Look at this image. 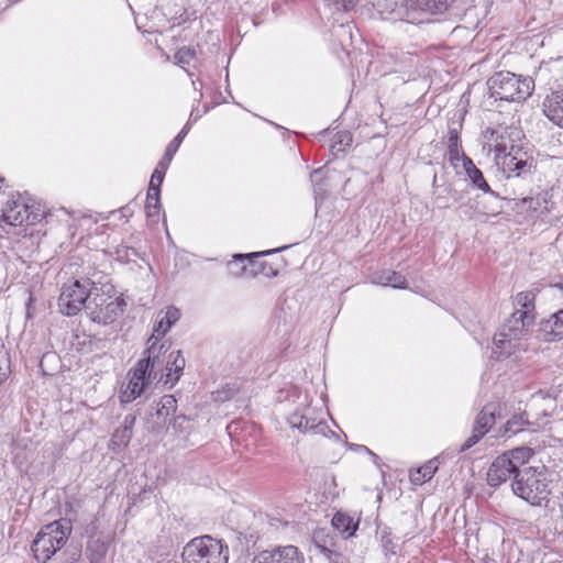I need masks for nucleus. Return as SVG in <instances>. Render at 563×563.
Instances as JSON below:
<instances>
[{
	"instance_id": "obj_1",
	"label": "nucleus",
	"mask_w": 563,
	"mask_h": 563,
	"mask_svg": "<svg viewBox=\"0 0 563 563\" xmlns=\"http://www.w3.org/2000/svg\"><path fill=\"white\" fill-rule=\"evenodd\" d=\"M523 132L516 126H497L485 131V139L494 147L495 159L507 178L526 177L534 169V161L519 144Z\"/></svg>"
},
{
	"instance_id": "obj_2",
	"label": "nucleus",
	"mask_w": 563,
	"mask_h": 563,
	"mask_svg": "<svg viewBox=\"0 0 563 563\" xmlns=\"http://www.w3.org/2000/svg\"><path fill=\"white\" fill-rule=\"evenodd\" d=\"M170 343L157 342L147 340V347L144 352V357L139 362L144 365L146 363V369L154 376L162 380L165 377L164 383L169 384L173 387L180 378L186 361L181 354V351H169Z\"/></svg>"
},
{
	"instance_id": "obj_3",
	"label": "nucleus",
	"mask_w": 563,
	"mask_h": 563,
	"mask_svg": "<svg viewBox=\"0 0 563 563\" xmlns=\"http://www.w3.org/2000/svg\"><path fill=\"white\" fill-rule=\"evenodd\" d=\"M550 481L544 466H529L518 472L511 483L512 492L532 506H540L550 495Z\"/></svg>"
},
{
	"instance_id": "obj_4",
	"label": "nucleus",
	"mask_w": 563,
	"mask_h": 563,
	"mask_svg": "<svg viewBox=\"0 0 563 563\" xmlns=\"http://www.w3.org/2000/svg\"><path fill=\"white\" fill-rule=\"evenodd\" d=\"M489 96L495 100L522 102L531 96L534 81L510 71H499L487 80Z\"/></svg>"
},
{
	"instance_id": "obj_5",
	"label": "nucleus",
	"mask_w": 563,
	"mask_h": 563,
	"mask_svg": "<svg viewBox=\"0 0 563 563\" xmlns=\"http://www.w3.org/2000/svg\"><path fill=\"white\" fill-rule=\"evenodd\" d=\"M71 533V523L59 519L46 525L36 534L32 543V552L40 563H46L67 542Z\"/></svg>"
},
{
	"instance_id": "obj_6",
	"label": "nucleus",
	"mask_w": 563,
	"mask_h": 563,
	"mask_svg": "<svg viewBox=\"0 0 563 563\" xmlns=\"http://www.w3.org/2000/svg\"><path fill=\"white\" fill-rule=\"evenodd\" d=\"M126 302L123 298L115 296L113 287L99 292L92 291V297L86 305V313L88 318L98 324H111L125 309Z\"/></svg>"
},
{
	"instance_id": "obj_7",
	"label": "nucleus",
	"mask_w": 563,
	"mask_h": 563,
	"mask_svg": "<svg viewBox=\"0 0 563 563\" xmlns=\"http://www.w3.org/2000/svg\"><path fill=\"white\" fill-rule=\"evenodd\" d=\"M534 314H527V311H515L500 332L494 336L493 354L497 357L509 356L518 344V340L526 330L534 322Z\"/></svg>"
},
{
	"instance_id": "obj_8",
	"label": "nucleus",
	"mask_w": 563,
	"mask_h": 563,
	"mask_svg": "<svg viewBox=\"0 0 563 563\" xmlns=\"http://www.w3.org/2000/svg\"><path fill=\"white\" fill-rule=\"evenodd\" d=\"M454 0H399L388 10L387 19L391 21L421 22V13L438 14L446 11Z\"/></svg>"
},
{
	"instance_id": "obj_9",
	"label": "nucleus",
	"mask_w": 563,
	"mask_h": 563,
	"mask_svg": "<svg viewBox=\"0 0 563 563\" xmlns=\"http://www.w3.org/2000/svg\"><path fill=\"white\" fill-rule=\"evenodd\" d=\"M184 563H228V547L209 536L195 538L183 550Z\"/></svg>"
},
{
	"instance_id": "obj_10",
	"label": "nucleus",
	"mask_w": 563,
	"mask_h": 563,
	"mask_svg": "<svg viewBox=\"0 0 563 563\" xmlns=\"http://www.w3.org/2000/svg\"><path fill=\"white\" fill-rule=\"evenodd\" d=\"M98 290L95 283L89 279H76L63 286L59 298L58 307L63 314L76 316L92 297V291Z\"/></svg>"
},
{
	"instance_id": "obj_11",
	"label": "nucleus",
	"mask_w": 563,
	"mask_h": 563,
	"mask_svg": "<svg viewBox=\"0 0 563 563\" xmlns=\"http://www.w3.org/2000/svg\"><path fill=\"white\" fill-rule=\"evenodd\" d=\"M291 428L298 429L301 433L325 435L328 424L321 413L317 415L312 408L306 407L296 410L287 418Z\"/></svg>"
},
{
	"instance_id": "obj_12",
	"label": "nucleus",
	"mask_w": 563,
	"mask_h": 563,
	"mask_svg": "<svg viewBox=\"0 0 563 563\" xmlns=\"http://www.w3.org/2000/svg\"><path fill=\"white\" fill-rule=\"evenodd\" d=\"M303 552L296 545H275L256 553L252 563H305Z\"/></svg>"
},
{
	"instance_id": "obj_13",
	"label": "nucleus",
	"mask_w": 563,
	"mask_h": 563,
	"mask_svg": "<svg viewBox=\"0 0 563 563\" xmlns=\"http://www.w3.org/2000/svg\"><path fill=\"white\" fill-rule=\"evenodd\" d=\"M517 474L515 465L506 455H498L490 464L487 472V483L492 487H498Z\"/></svg>"
},
{
	"instance_id": "obj_14",
	"label": "nucleus",
	"mask_w": 563,
	"mask_h": 563,
	"mask_svg": "<svg viewBox=\"0 0 563 563\" xmlns=\"http://www.w3.org/2000/svg\"><path fill=\"white\" fill-rule=\"evenodd\" d=\"M30 218L29 206L20 197H11L2 209V221L9 225H22L29 222Z\"/></svg>"
},
{
	"instance_id": "obj_15",
	"label": "nucleus",
	"mask_w": 563,
	"mask_h": 563,
	"mask_svg": "<svg viewBox=\"0 0 563 563\" xmlns=\"http://www.w3.org/2000/svg\"><path fill=\"white\" fill-rule=\"evenodd\" d=\"M495 422V413L488 407H484L476 417L473 433L461 446V451H466L475 445L492 428Z\"/></svg>"
},
{
	"instance_id": "obj_16",
	"label": "nucleus",
	"mask_w": 563,
	"mask_h": 563,
	"mask_svg": "<svg viewBox=\"0 0 563 563\" xmlns=\"http://www.w3.org/2000/svg\"><path fill=\"white\" fill-rule=\"evenodd\" d=\"M180 311L174 306L167 307L165 311H161L157 314L156 322L153 328V334L150 336V342H157L169 331V329L179 320Z\"/></svg>"
},
{
	"instance_id": "obj_17",
	"label": "nucleus",
	"mask_w": 563,
	"mask_h": 563,
	"mask_svg": "<svg viewBox=\"0 0 563 563\" xmlns=\"http://www.w3.org/2000/svg\"><path fill=\"white\" fill-rule=\"evenodd\" d=\"M543 112L553 123L563 128V88L554 90L545 97Z\"/></svg>"
},
{
	"instance_id": "obj_18",
	"label": "nucleus",
	"mask_w": 563,
	"mask_h": 563,
	"mask_svg": "<svg viewBox=\"0 0 563 563\" xmlns=\"http://www.w3.org/2000/svg\"><path fill=\"white\" fill-rule=\"evenodd\" d=\"M277 250L273 251H265V252H255L250 254H235L233 256V260L228 262L227 269L229 274L235 278L249 275L250 276V261H252V257H261L271 253L276 252Z\"/></svg>"
},
{
	"instance_id": "obj_19",
	"label": "nucleus",
	"mask_w": 563,
	"mask_h": 563,
	"mask_svg": "<svg viewBox=\"0 0 563 563\" xmlns=\"http://www.w3.org/2000/svg\"><path fill=\"white\" fill-rule=\"evenodd\" d=\"M113 538L111 534H100L92 537L87 544L86 548V555L89 559L91 563H99L101 562L107 552L110 543L112 542Z\"/></svg>"
},
{
	"instance_id": "obj_20",
	"label": "nucleus",
	"mask_w": 563,
	"mask_h": 563,
	"mask_svg": "<svg viewBox=\"0 0 563 563\" xmlns=\"http://www.w3.org/2000/svg\"><path fill=\"white\" fill-rule=\"evenodd\" d=\"M462 162L465 174L471 180L472 185L478 190L496 196V194L490 189L488 183L486 181L483 173L475 166L473 161L462 153Z\"/></svg>"
},
{
	"instance_id": "obj_21",
	"label": "nucleus",
	"mask_w": 563,
	"mask_h": 563,
	"mask_svg": "<svg viewBox=\"0 0 563 563\" xmlns=\"http://www.w3.org/2000/svg\"><path fill=\"white\" fill-rule=\"evenodd\" d=\"M372 283L382 286H390L393 288L406 289L408 287L407 279L398 272L384 269L372 275Z\"/></svg>"
},
{
	"instance_id": "obj_22",
	"label": "nucleus",
	"mask_w": 563,
	"mask_h": 563,
	"mask_svg": "<svg viewBox=\"0 0 563 563\" xmlns=\"http://www.w3.org/2000/svg\"><path fill=\"white\" fill-rule=\"evenodd\" d=\"M541 330L549 335V341L563 338V308L541 322Z\"/></svg>"
},
{
	"instance_id": "obj_23",
	"label": "nucleus",
	"mask_w": 563,
	"mask_h": 563,
	"mask_svg": "<svg viewBox=\"0 0 563 563\" xmlns=\"http://www.w3.org/2000/svg\"><path fill=\"white\" fill-rule=\"evenodd\" d=\"M438 470V459H432L415 471H410L409 477L412 484L422 485L430 481Z\"/></svg>"
},
{
	"instance_id": "obj_24",
	"label": "nucleus",
	"mask_w": 563,
	"mask_h": 563,
	"mask_svg": "<svg viewBox=\"0 0 563 563\" xmlns=\"http://www.w3.org/2000/svg\"><path fill=\"white\" fill-rule=\"evenodd\" d=\"M146 216L152 222H157L161 211V190L154 188L147 189L146 203H145Z\"/></svg>"
},
{
	"instance_id": "obj_25",
	"label": "nucleus",
	"mask_w": 563,
	"mask_h": 563,
	"mask_svg": "<svg viewBox=\"0 0 563 563\" xmlns=\"http://www.w3.org/2000/svg\"><path fill=\"white\" fill-rule=\"evenodd\" d=\"M533 454V450L528 446L516 448L503 453V455H506L509 460H511V464L515 465V470L517 471V473L521 471L519 468L522 465L530 461Z\"/></svg>"
},
{
	"instance_id": "obj_26",
	"label": "nucleus",
	"mask_w": 563,
	"mask_h": 563,
	"mask_svg": "<svg viewBox=\"0 0 563 563\" xmlns=\"http://www.w3.org/2000/svg\"><path fill=\"white\" fill-rule=\"evenodd\" d=\"M332 526L336 531L346 533L345 538L352 537L358 527V525L353 521V518L342 512H336L333 516Z\"/></svg>"
},
{
	"instance_id": "obj_27",
	"label": "nucleus",
	"mask_w": 563,
	"mask_h": 563,
	"mask_svg": "<svg viewBox=\"0 0 563 563\" xmlns=\"http://www.w3.org/2000/svg\"><path fill=\"white\" fill-rule=\"evenodd\" d=\"M146 388H144V383H135L131 378L126 387L120 394V400L122 404H129L144 394Z\"/></svg>"
},
{
	"instance_id": "obj_28",
	"label": "nucleus",
	"mask_w": 563,
	"mask_h": 563,
	"mask_svg": "<svg viewBox=\"0 0 563 563\" xmlns=\"http://www.w3.org/2000/svg\"><path fill=\"white\" fill-rule=\"evenodd\" d=\"M517 312L527 311V314H534V294L532 291H521L517 294L516 299Z\"/></svg>"
},
{
	"instance_id": "obj_29",
	"label": "nucleus",
	"mask_w": 563,
	"mask_h": 563,
	"mask_svg": "<svg viewBox=\"0 0 563 563\" xmlns=\"http://www.w3.org/2000/svg\"><path fill=\"white\" fill-rule=\"evenodd\" d=\"M256 258L257 257H252V261H250V276L263 275L265 277H274L277 275V269L269 263L257 261Z\"/></svg>"
},
{
	"instance_id": "obj_30",
	"label": "nucleus",
	"mask_w": 563,
	"mask_h": 563,
	"mask_svg": "<svg viewBox=\"0 0 563 563\" xmlns=\"http://www.w3.org/2000/svg\"><path fill=\"white\" fill-rule=\"evenodd\" d=\"M177 409V400L173 395H165L162 397L157 405L156 415L158 418L166 419L169 416H173Z\"/></svg>"
},
{
	"instance_id": "obj_31",
	"label": "nucleus",
	"mask_w": 563,
	"mask_h": 563,
	"mask_svg": "<svg viewBox=\"0 0 563 563\" xmlns=\"http://www.w3.org/2000/svg\"><path fill=\"white\" fill-rule=\"evenodd\" d=\"M312 542L321 554L332 549L334 545L333 537L324 529H319L313 532Z\"/></svg>"
},
{
	"instance_id": "obj_32",
	"label": "nucleus",
	"mask_w": 563,
	"mask_h": 563,
	"mask_svg": "<svg viewBox=\"0 0 563 563\" xmlns=\"http://www.w3.org/2000/svg\"><path fill=\"white\" fill-rule=\"evenodd\" d=\"M448 152L451 164L454 165L456 161L462 159V154L460 153V136L455 129L449 131Z\"/></svg>"
},
{
	"instance_id": "obj_33",
	"label": "nucleus",
	"mask_w": 563,
	"mask_h": 563,
	"mask_svg": "<svg viewBox=\"0 0 563 563\" xmlns=\"http://www.w3.org/2000/svg\"><path fill=\"white\" fill-rule=\"evenodd\" d=\"M130 378L135 383H144V388H147L150 384L155 379L154 376L146 369V363L137 362L135 367L129 373Z\"/></svg>"
},
{
	"instance_id": "obj_34",
	"label": "nucleus",
	"mask_w": 563,
	"mask_h": 563,
	"mask_svg": "<svg viewBox=\"0 0 563 563\" xmlns=\"http://www.w3.org/2000/svg\"><path fill=\"white\" fill-rule=\"evenodd\" d=\"M133 431L125 430L124 428L120 427L118 428L111 438V445L113 449H123L126 448L131 438H132Z\"/></svg>"
},
{
	"instance_id": "obj_35",
	"label": "nucleus",
	"mask_w": 563,
	"mask_h": 563,
	"mask_svg": "<svg viewBox=\"0 0 563 563\" xmlns=\"http://www.w3.org/2000/svg\"><path fill=\"white\" fill-rule=\"evenodd\" d=\"M189 131L188 123L180 130V132L170 141V143L167 145L165 155L173 158L175 153L178 151L181 142L184 141L185 136L187 135Z\"/></svg>"
},
{
	"instance_id": "obj_36",
	"label": "nucleus",
	"mask_w": 563,
	"mask_h": 563,
	"mask_svg": "<svg viewBox=\"0 0 563 563\" xmlns=\"http://www.w3.org/2000/svg\"><path fill=\"white\" fill-rule=\"evenodd\" d=\"M195 56L196 54L194 49L189 47H181L175 53L174 58L176 64L184 66L190 64Z\"/></svg>"
},
{
	"instance_id": "obj_37",
	"label": "nucleus",
	"mask_w": 563,
	"mask_h": 563,
	"mask_svg": "<svg viewBox=\"0 0 563 563\" xmlns=\"http://www.w3.org/2000/svg\"><path fill=\"white\" fill-rule=\"evenodd\" d=\"M528 424L527 421L522 419V417H514L508 420L506 423V432L510 434H517L518 432L525 429V426Z\"/></svg>"
},
{
	"instance_id": "obj_38",
	"label": "nucleus",
	"mask_w": 563,
	"mask_h": 563,
	"mask_svg": "<svg viewBox=\"0 0 563 563\" xmlns=\"http://www.w3.org/2000/svg\"><path fill=\"white\" fill-rule=\"evenodd\" d=\"M329 5H333L338 11H349L353 9L358 0H324Z\"/></svg>"
},
{
	"instance_id": "obj_39",
	"label": "nucleus",
	"mask_w": 563,
	"mask_h": 563,
	"mask_svg": "<svg viewBox=\"0 0 563 563\" xmlns=\"http://www.w3.org/2000/svg\"><path fill=\"white\" fill-rule=\"evenodd\" d=\"M542 202H545V200L540 196L522 199V205H527L528 209L532 211H538L541 208Z\"/></svg>"
},
{
	"instance_id": "obj_40",
	"label": "nucleus",
	"mask_w": 563,
	"mask_h": 563,
	"mask_svg": "<svg viewBox=\"0 0 563 563\" xmlns=\"http://www.w3.org/2000/svg\"><path fill=\"white\" fill-rule=\"evenodd\" d=\"M322 555L329 561V563H346L345 558L333 549L322 553Z\"/></svg>"
},
{
	"instance_id": "obj_41",
	"label": "nucleus",
	"mask_w": 563,
	"mask_h": 563,
	"mask_svg": "<svg viewBox=\"0 0 563 563\" xmlns=\"http://www.w3.org/2000/svg\"><path fill=\"white\" fill-rule=\"evenodd\" d=\"M164 175L163 174H159V172H153L152 174V177H151V180H150V186L148 188H154L156 190H161V185L164 180Z\"/></svg>"
},
{
	"instance_id": "obj_42",
	"label": "nucleus",
	"mask_w": 563,
	"mask_h": 563,
	"mask_svg": "<svg viewBox=\"0 0 563 563\" xmlns=\"http://www.w3.org/2000/svg\"><path fill=\"white\" fill-rule=\"evenodd\" d=\"M172 161H173V158H170L164 154L154 170L159 172V174H163L165 176V173H166Z\"/></svg>"
},
{
	"instance_id": "obj_43",
	"label": "nucleus",
	"mask_w": 563,
	"mask_h": 563,
	"mask_svg": "<svg viewBox=\"0 0 563 563\" xmlns=\"http://www.w3.org/2000/svg\"><path fill=\"white\" fill-rule=\"evenodd\" d=\"M136 417L134 415H126L123 419L122 428L125 430L133 431V427L135 424Z\"/></svg>"
},
{
	"instance_id": "obj_44",
	"label": "nucleus",
	"mask_w": 563,
	"mask_h": 563,
	"mask_svg": "<svg viewBox=\"0 0 563 563\" xmlns=\"http://www.w3.org/2000/svg\"><path fill=\"white\" fill-rule=\"evenodd\" d=\"M336 137L340 144H343L345 142V145H349V143L351 142V137L347 133H339L336 134Z\"/></svg>"
},
{
	"instance_id": "obj_45",
	"label": "nucleus",
	"mask_w": 563,
	"mask_h": 563,
	"mask_svg": "<svg viewBox=\"0 0 563 563\" xmlns=\"http://www.w3.org/2000/svg\"><path fill=\"white\" fill-rule=\"evenodd\" d=\"M319 174H320V170H319V169H316V170H313V172H312V174H311V180H312V183H314V181H316V177H317V175H319Z\"/></svg>"
},
{
	"instance_id": "obj_46",
	"label": "nucleus",
	"mask_w": 563,
	"mask_h": 563,
	"mask_svg": "<svg viewBox=\"0 0 563 563\" xmlns=\"http://www.w3.org/2000/svg\"><path fill=\"white\" fill-rule=\"evenodd\" d=\"M321 188H317V186H314V192L318 194Z\"/></svg>"
}]
</instances>
